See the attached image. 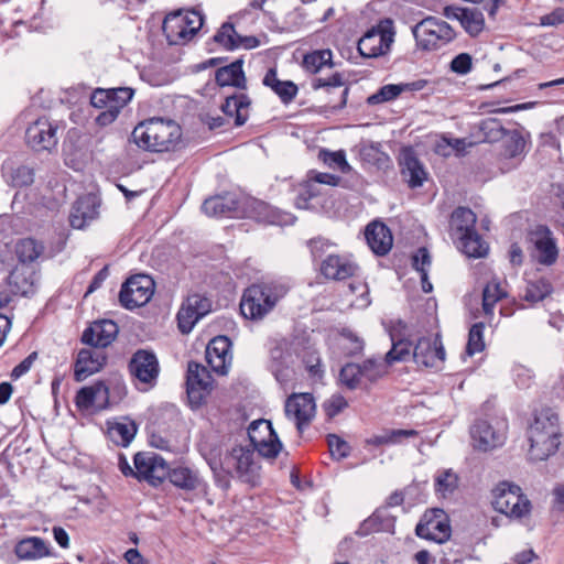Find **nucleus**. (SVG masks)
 <instances>
[{
	"label": "nucleus",
	"mask_w": 564,
	"mask_h": 564,
	"mask_svg": "<svg viewBox=\"0 0 564 564\" xmlns=\"http://www.w3.org/2000/svg\"><path fill=\"white\" fill-rule=\"evenodd\" d=\"M525 435L529 442V462H544L555 456L563 437L558 414L551 408L535 411Z\"/></svg>",
	"instance_id": "nucleus-1"
},
{
	"label": "nucleus",
	"mask_w": 564,
	"mask_h": 564,
	"mask_svg": "<svg viewBox=\"0 0 564 564\" xmlns=\"http://www.w3.org/2000/svg\"><path fill=\"white\" fill-rule=\"evenodd\" d=\"M181 137V127L174 120L156 117L140 122L132 131L137 145L151 152L175 150Z\"/></svg>",
	"instance_id": "nucleus-2"
},
{
	"label": "nucleus",
	"mask_w": 564,
	"mask_h": 564,
	"mask_svg": "<svg viewBox=\"0 0 564 564\" xmlns=\"http://www.w3.org/2000/svg\"><path fill=\"white\" fill-rule=\"evenodd\" d=\"M289 289L280 282H262L248 286L240 302L243 317L260 321L282 300Z\"/></svg>",
	"instance_id": "nucleus-3"
},
{
	"label": "nucleus",
	"mask_w": 564,
	"mask_h": 564,
	"mask_svg": "<svg viewBox=\"0 0 564 564\" xmlns=\"http://www.w3.org/2000/svg\"><path fill=\"white\" fill-rule=\"evenodd\" d=\"M133 95L134 89L130 87L96 88L90 95V105L101 111L96 116L95 122L99 127L111 124Z\"/></svg>",
	"instance_id": "nucleus-4"
},
{
	"label": "nucleus",
	"mask_w": 564,
	"mask_h": 564,
	"mask_svg": "<svg viewBox=\"0 0 564 564\" xmlns=\"http://www.w3.org/2000/svg\"><path fill=\"white\" fill-rule=\"evenodd\" d=\"M492 507L510 519H522L531 513L532 503L520 486L511 481L498 482L491 491Z\"/></svg>",
	"instance_id": "nucleus-5"
},
{
	"label": "nucleus",
	"mask_w": 564,
	"mask_h": 564,
	"mask_svg": "<svg viewBox=\"0 0 564 564\" xmlns=\"http://www.w3.org/2000/svg\"><path fill=\"white\" fill-rule=\"evenodd\" d=\"M254 451L245 446H235L220 463L221 470L236 476L242 482L256 487L260 484V466L254 462Z\"/></svg>",
	"instance_id": "nucleus-6"
},
{
	"label": "nucleus",
	"mask_w": 564,
	"mask_h": 564,
	"mask_svg": "<svg viewBox=\"0 0 564 564\" xmlns=\"http://www.w3.org/2000/svg\"><path fill=\"white\" fill-rule=\"evenodd\" d=\"M416 45L424 51H436L452 42L456 33L446 22L435 17H426L412 28Z\"/></svg>",
	"instance_id": "nucleus-7"
},
{
	"label": "nucleus",
	"mask_w": 564,
	"mask_h": 564,
	"mask_svg": "<svg viewBox=\"0 0 564 564\" xmlns=\"http://www.w3.org/2000/svg\"><path fill=\"white\" fill-rule=\"evenodd\" d=\"M128 371L138 382L135 386L139 390L154 388L160 376V362L155 352L144 348L135 350L128 362Z\"/></svg>",
	"instance_id": "nucleus-8"
},
{
	"label": "nucleus",
	"mask_w": 564,
	"mask_h": 564,
	"mask_svg": "<svg viewBox=\"0 0 564 564\" xmlns=\"http://www.w3.org/2000/svg\"><path fill=\"white\" fill-rule=\"evenodd\" d=\"M415 534L437 544L445 543L452 534L447 513L441 508L427 509L415 527Z\"/></svg>",
	"instance_id": "nucleus-9"
},
{
	"label": "nucleus",
	"mask_w": 564,
	"mask_h": 564,
	"mask_svg": "<svg viewBox=\"0 0 564 564\" xmlns=\"http://www.w3.org/2000/svg\"><path fill=\"white\" fill-rule=\"evenodd\" d=\"M154 281L147 274H137L129 278L119 292V302L127 310L148 304L154 294Z\"/></svg>",
	"instance_id": "nucleus-10"
},
{
	"label": "nucleus",
	"mask_w": 564,
	"mask_h": 564,
	"mask_svg": "<svg viewBox=\"0 0 564 564\" xmlns=\"http://www.w3.org/2000/svg\"><path fill=\"white\" fill-rule=\"evenodd\" d=\"M250 443L258 454L268 459H274L282 449V443L270 421L257 420L248 427Z\"/></svg>",
	"instance_id": "nucleus-11"
},
{
	"label": "nucleus",
	"mask_w": 564,
	"mask_h": 564,
	"mask_svg": "<svg viewBox=\"0 0 564 564\" xmlns=\"http://www.w3.org/2000/svg\"><path fill=\"white\" fill-rule=\"evenodd\" d=\"M213 386V377L208 369L196 361H189L186 373V392L193 408L203 404Z\"/></svg>",
	"instance_id": "nucleus-12"
},
{
	"label": "nucleus",
	"mask_w": 564,
	"mask_h": 564,
	"mask_svg": "<svg viewBox=\"0 0 564 564\" xmlns=\"http://www.w3.org/2000/svg\"><path fill=\"white\" fill-rule=\"evenodd\" d=\"M212 311V302L208 297L194 293L182 303L176 318L182 334H188L195 324Z\"/></svg>",
	"instance_id": "nucleus-13"
},
{
	"label": "nucleus",
	"mask_w": 564,
	"mask_h": 564,
	"mask_svg": "<svg viewBox=\"0 0 564 564\" xmlns=\"http://www.w3.org/2000/svg\"><path fill=\"white\" fill-rule=\"evenodd\" d=\"M392 28L371 29L358 41V52L362 57L373 58L387 54L394 41Z\"/></svg>",
	"instance_id": "nucleus-14"
},
{
	"label": "nucleus",
	"mask_w": 564,
	"mask_h": 564,
	"mask_svg": "<svg viewBox=\"0 0 564 564\" xmlns=\"http://www.w3.org/2000/svg\"><path fill=\"white\" fill-rule=\"evenodd\" d=\"M57 129L47 118H39L25 131L26 143L35 151H50L57 144Z\"/></svg>",
	"instance_id": "nucleus-15"
},
{
	"label": "nucleus",
	"mask_w": 564,
	"mask_h": 564,
	"mask_svg": "<svg viewBox=\"0 0 564 564\" xmlns=\"http://www.w3.org/2000/svg\"><path fill=\"white\" fill-rule=\"evenodd\" d=\"M108 361V355L104 349L89 346L78 351L74 364V379L77 382L99 372Z\"/></svg>",
	"instance_id": "nucleus-16"
},
{
	"label": "nucleus",
	"mask_w": 564,
	"mask_h": 564,
	"mask_svg": "<svg viewBox=\"0 0 564 564\" xmlns=\"http://www.w3.org/2000/svg\"><path fill=\"white\" fill-rule=\"evenodd\" d=\"M240 212V218H250L261 224L282 225L286 223V215L254 197H242Z\"/></svg>",
	"instance_id": "nucleus-17"
},
{
	"label": "nucleus",
	"mask_w": 564,
	"mask_h": 564,
	"mask_svg": "<svg viewBox=\"0 0 564 564\" xmlns=\"http://www.w3.org/2000/svg\"><path fill=\"white\" fill-rule=\"evenodd\" d=\"M529 238L535 248L538 262L546 267L553 265L558 258V248L550 228L538 225L529 232Z\"/></svg>",
	"instance_id": "nucleus-18"
},
{
	"label": "nucleus",
	"mask_w": 564,
	"mask_h": 564,
	"mask_svg": "<svg viewBox=\"0 0 564 564\" xmlns=\"http://www.w3.org/2000/svg\"><path fill=\"white\" fill-rule=\"evenodd\" d=\"M316 405L312 393H293L285 401V414L295 420L300 433L315 415Z\"/></svg>",
	"instance_id": "nucleus-19"
},
{
	"label": "nucleus",
	"mask_w": 564,
	"mask_h": 564,
	"mask_svg": "<svg viewBox=\"0 0 564 564\" xmlns=\"http://www.w3.org/2000/svg\"><path fill=\"white\" fill-rule=\"evenodd\" d=\"M241 198L235 193H224L204 200L202 210L207 216L240 218Z\"/></svg>",
	"instance_id": "nucleus-20"
},
{
	"label": "nucleus",
	"mask_w": 564,
	"mask_h": 564,
	"mask_svg": "<svg viewBox=\"0 0 564 564\" xmlns=\"http://www.w3.org/2000/svg\"><path fill=\"white\" fill-rule=\"evenodd\" d=\"M412 358L420 367L433 368L445 359V349L438 337H421L413 347Z\"/></svg>",
	"instance_id": "nucleus-21"
},
{
	"label": "nucleus",
	"mask_w": 564,
	"mask_h": 564,
	"mask_svg": "<svg viewBox=\"0 0 564 564\" xmlns=\"http://www.w3.org/2000/svg\"><path fill=\"white\" fill-rule=\"evenodd\" d=\"M400 172L410 188L421 187L427 180V172L411 147L403 148L399 159Z\"/></svg>",
	"instance_id": "nucleus-22"
},
{
	"label": "nucleus",
	"mask_w": 564,
	"mask_h": 564,
	"mask_svg": "<svg viewBox=\"0 0 564 564\" xmlns=\"http://www.w3.org/2000/svg\"><path fill=\"white\" fill-rule=\"evenodd\" d=\"M231 341L227 336H216L207 345L205 357L209 367L218 375H226L231 361Z\"/></svg>",
	"instance_id": "nucleus-23"
},
{
	"label": "nucleus",
	"mask_w": 564,
	"mask_h": 564,
	"mask_svg": "<svg viewBox=\"0 0 564 564\" xmlns=\"http://www.w3.org/2000/svg\"><path fill=\"white\" fill-rule=\"evenodd\" d=\"M358 270L350 257L345 254L329 253L321 261V274L328 280L341 281L356 274Z\"/></svg>",
	"instance_id": "nucleus-24"
},
{
	"label": "nucleus",
	"mask_w": 564,
	"mask_h": 564,
	"mask_svg": "<svg viewBox=\"0 0 564 564\" xmlns=\"http://www.w3.org/2000/svg\"><path fill=\"white\" fill-rule=\"evenodd\" d=\"M119 327L110 319L93 323L82 335V343L100 349H106L117 337Z\"/></svg>",
	"instance_id": "nucleus-25"
},
{
	"label": "nucleus",
	"mask_w": 564,
	"mask_h": 564,
	"mask_svg": "<svg viewBox=\"0 0 564 564\" xmlns=\"http://www.w3.org/2000/svg\"><path fill=\"white\" fill-rule=\"evenodd\" d=\"M39 280L35 265L17 264L9 274V284L14 293L25 297L35 294Z\"/></svg>",
	"instance_id": "nucleus-26"
},
{
	"label": "nucleus",
	"mask_w": 564,
	"mask_h": 564,
	"mask_svg": "<svg viewBox=\"0 0 564 564\" xmlns=\"http://www.w3.org/2000/svg\"><path fill=\"white\" fill-rule=\"evenodd\" d=\"M470 436L474 446L480 451H490L503 445L506 435L503 432L495 430L486 420H476L470 427Z\"/></svg>",
	"instance_id": "nucleus-27"
},
{
	"label": "nucleus",
	"mask_w": 564,
	"mask_h": 564,
	"mask_svg": "<svg viewBox=\"0 0 564 564\" xmlns=\"http://www.w3.org/2000/svg\"><path fill=\"white\" fill-rule=\"evenodd\" d=\"M99 200L95 194L79 196L73 204L69 223L73 228L83 229L91 220L97 218Z\"/></svg>",
	"instance_id": "nucleus-28"
},
{
	"label": "nucleus",
	"mask_w": 564,
	"mask_h": 564,
	"mask_svg": "<svg viewBox=\"0 0 564 564\" xmlns=\"http://www.w3.org/2000/svg\"><path fill=\"white\" fill-rule=\"evenodd\" d=\"M167 479L173 486L185 492H206L207 490V484L199 473L185 466L171 468Z\"/></svg>",
	"instance_id": "nucleus-29"
},
{
	"label": "nucleus",
	"mask_w": 564,
	"mask_h": 564,
	"mask_svg": "<svg viewBox=\"0 0 564 564\" xmlns=\"http://www.w3.org/2000/svg\"><path fill=\"white\" fill-rule=\"evenodd\" d=\"M368 246L377 256H386L392 248L393 237L390 228L379 220L371 221L365 230Z\"/></svg>",
	"instance_id": "nucleus-30"
},
{
	"label": "nucleus",
	"mask_w": 564,
	"mask_h": 564,
	"mask_svg": "<svg viewBox=\"0 0 564 564\" xmlns=\"http://www.w3.org/2000/svg\"><path fill=\"white\" fill-rule=\"evenodd\" d=\"M427 85V80L417 79L411 83L388 84L382 86L378 91L367 98V104L370 106L379 105L382 102L391 101L398 98L403 93L420 91Z\"/></svg>",
	"instance_id": "nucleus-31"
},
{
	"label": "nucleus",
	"mask_w": 564,
	"mask_h": 564,
	"mask_svg": "<svg viewBox=\"0 0 564 564\" xmlns=\"http://www.w3.org/2000/svg\"><path fill=\"white\" fill-rule=\"evenodd\" d=\"M243 59L237 58L229 65L219 67L215 73V82L220 87L247 88V78L242 69Z\"/></svg>",
	"instance_id": "nucleus-32"
},
{
	"label": "nucleus",
	"mask_w": 564,
	"mask_h": 564,
	"mask_svg": "<svg viewBox=\"0 0 564 564\" xmlns=\"http://www.w3.org/2000/svg\"><path fill=\"white\" fill-rule=\"evenodd\" d=\"M262 84L270 88L284 105L291 104L299 93V87L294 82L281 80L278 78V70L275 67H271L267 70L263 76Z\"/></svg>",
	"instance_id": "nucleus-33"
},
{
	"label": "nucleus",
	"mask_w": 564,
	"mask_h": 564,
	"mask_svg": "<svg viewBox=\"0 0 564 564\" xmlns=\"http://www.w3.org/2000/svg\"><path fill=\"white\" fill-rule=\"evenodd\" d=\"M250 106V97L243 93H239L226 97L220 109L227 117L235 119L236 127H241L249 118Z\"/></svg>",
	"instance_id": "nucleus-34"
},
{
	"label": "nucleus",
	"mask_w": 564,
	"mask_h": 564,
	"mask_svg": "<svg viewBox=\"0 0 564 564\" xmlns=\"http://www.w3.org/2000/svg\"><path fill=\"white\" fill-rule=\"evenodd\" d=\"M476 221L477 216L469 207L455 208L449 218V236L454 240L466 236L476 228Z\"/></svg>",
	"instance_id": "nucleus-35"
},
{
	"label": "nucleus",
	"mask_w": 564,
	"mask_h": 564,
	"mask_svg": "<svg viewBox=\"0 0 564 564\" xmlns=\"http://www.w3.org/2000/svg\"><path fill=\"white\" fill-rule=\"evenodd\" d=\"M109 389L102 381H97L91 386L80 388L75 397V404L79 410H89L100 400L108 402Z\"/></svg>",
	"instance_id": "nucleus-36"
},
{
	"label": "nucleus",
	"mask_w": 564,
	"mask_h": 564,
	"mask_svg": "<svg viewBox=\"0 0 564 564\" xmlns=\"http://www.w3.org/2000/svg\"><path fill=\"white\" fill-rule=\"evenodd\" d=\"M14 554L20 560H36L51 555V551L44 539L28 536L15 544Z\"/></svg>",
	"instance_id": "nucleus-37"
},
{
	"label": "nucleus",
	"mask_w": 564,
	"mask_h": 564,
	"mask_svg": "<svg viewBox=\"0 0 564 564\" xmlns=\"http://www.w3.org/2000/svg\"><path fill=\"white\" fill-rule=\"evenodd\" d=\"M44 251L45 246L42 241L31 237L19 239L14 245L17 264L34 265Z\"/></svg>",
	"instance_id": "nucleus-38"
},
{
	"label": "nucleus",
	"mask_w": 564,
	"mask_h": 564,
	"mask_svg": "<svg viewBox=\"0 0 564 564\" xmlns=\"http://www.w3.org/2000/svg\"><path fill=\"white\" fill-rule=\"evenodd\" d=\"M183 11L172 12L165 17L162 31L172 45L185 44L188 42Z\"/></svg>",
	"instance_id": "nucleus-39"
},
{
	"label": "nucleus",
	"mask_w": 564,
	"mask_h": 564,
	"mask_svg": "<svg viewBox=\"0 0 564 564\" xmlns=\"http://www.w3.org/2000/svg\"><path fill=\"white\" fill-rule=\"evenodd\" d=\"M393 525L394 518L387 513L386 508H378L360 523L356 534L367 536L373 532L390 531Z\"/></svg>",
	"instance_id": "nucleus-40"
},
{
	"label": "nucleus",
	"mask_w": 564,
	"mask_h": 564,
	"mask_svg": "<svg viewBox=\"0 0 564 564\" xmlns=\"http://www.w3.org/2000/svg\"><path fill=\"white\" fill-rule=\"evenodd\" d=\"M364 390L370 389L380 379L388 375V365L384 359L370 357L359 364Z\"/></svg>",
	"instance_id": "nucleus-41"
},
{
	"label": "nucleus",
	"mask_w": 564,
	"mask_h": 564,
	"mask_svg": "<svg viewBox=\"0 0 564 564\" xmlns=\"http://www.w3.org/2000/svg\"><path fill=\"white\" fill-rule=\"evenodd\" d=\"M456 240L458 248L469 258H482L488 252V245L481 239L476 228Z\"/></svg>",
	"instance_id": "nucleus-42"
},
{
	"label": "nucleus",
	"mask_w": 564,
	"mask_h": 564,
	"mask_svg": "<svg viewBox=\"0 0 564 564\" xmlns=\"http://www.w3.org/2000/svg\"><path fill=\"white\" fill-rule=\"evenodd\" d=\"M333 53L330 50H317L303 56L302 67L310 74H317L324 67H333Z\"/></svg>",
	"instance_id": "nucleus-43"
},
{
	"label": "nucleus",
	"mask_w": 564,
	"mask_h": 564,
	"mask_svg": "<svg viewBox=\"0 0 564 564\" xmlns=\"http://www.w3.org/2000/svg\"><path fill=\"white\" fill-rule=\"evenodd\" d=\"M137 431V425L132 421L116 422L108 427V436L116 445L126 447L134 438Z\"/></svg>",
	"instance_id": "nucleus-44"
},
{
	"label": "nucleus",
	"mask_w": 564,
	"mask_h": 564,
	"mask_svg": "<svg viewBox=\"0 0 564 564\" xmlns=\"http://www.w3.org/2000/svg\"><path fill=\"white\" fill-rule=\"evenodd\" d=\"M392 347L386 354L384 361L388 367L393 365L394 362H404L408 361L412 357L413 345L408 339H395L394 335L390 334Z\"/></svg>",
	"instance_id": "nucleus-45"
},
{
	"label": "nucleus",
	"mask_w": 564,
	"mask_h": 564,
	"mask_svg": "<svg viewBox=\"0 0 564 564\" xmlns=\"http://www.w3.org/2000/svg\"><path fill=\"white\" fill-rule=\"evenodd\" d=\"M460 25L471 36H478L485 29V18L479 9H464L460 13Z\"/></svg>",
	"instance_id": "nucleus-46"
},
{
	"label": "nucleus",
	"mask_w": 564,
	"mask_h": 564,
	"mask_svg": "<svg viewBox=\"0 0 564 564\" xmlns=\"http://www.w3.org/2000/svg\"><path fill=\"white\" fill-rule=\"evenodd\" d=\"M553 285L546 278L529 281L525 288L524 300L530 303H539L553 293Z\"/></svg>",
	"instance_id": "nucleus-47"
},
{
	"label": "nucleus",
	"mask_w": 564,
	"mask_h": 564,
	"mask_svg": "<svg viewBox=\"0 0 564 564\" xmlns=\"http://www.w3.org/2000/svg\"><path fill=\"white\" fill-rule=\"evenodd\" d=\"M338 379L348 390L364 389L360 367L357 362L345 364L339 371Z\"/></svg>",
	"instance_id": "nucleus-48"
},
{
	"label": "nucleus",
	"mask_w": 564,
	"mask_h": 564,
	"mask_svg": "<svg viewBox=\"0 0 564 564\" xmlns=\"http://www.w3.org/2000/svg\"><path fill=\"white\" fill-rule=\"evenodd\" d=\"M479 131L482 134L484 141L490 143L503 139L508 132L501 121L496 118H486L481 120L479 123Z\"/></svg>",
	"instance_id": "nucleus-49"
},
{
	"label": "nucleus",
	"mask_w": 564,
	"mask_h": 564,
	"mask_svg": "<svg viewBox=\"0 0 564 564\" xmlns=\"http://www.w3.org/2000/svg\"><path fill=\"white\" fill-rule=\"evenodd\" d=\"M417 434L415 430H390L382 435H375L367 440V443L375 446L398 444L401 443L403 438L415 437Z\"/></svg>",
	"instance_id": "nucleus-50"
},
{
	"label": "nucleus",
	"mask_w": 564,
	"mask_h": 564,
	"mask_svg": "<svg viewBox=\"0 0 564 564\" xmlns=\"http://www.w3.org/2000/svg\"><path fill=\"white\" fill-rule=\"evenodd\" d=\"M339 336L344 340L341 349L345 356L355 357L362 354L365 348V340L355 334L351 329L343 328L339 333Z\"/></svg>",
	"instance_id": "nucleus-51"
},
{
	"label": "nucleus",
	"mask_w": 564,
	"mask_h": 564,
	"mask_svg": "<svg viewBox=\"0 0 564 564\" xmlns=\"http://www.w3.org/2000/svg\"><path fill=\"white\" fill-rule=\"evenodd\" d=\"M507 293L500 286V283L491 281L486 284L482 291V310L485 314H491L498 301L503 299Z\"/></svg>",
	"instance_id": "nucleus-52"
},
{
	"label": "nucleus",
	"mask_w": 564,
	"mask_h": 564,
	"mask_svg": "<svg viewBox=\"0 0 564 564\" xmlns=\"http://www.w3.org/2000/svg\"><path fill=\"white\" fill-rule=\"evenodd\" d=\"M236 36L235 25L231 22H224L213 36V40L226 51H235L238 48Z\"/></svg>",
	"instance_id": "nucleus-53"
},
{
	"label": "nucleus",
	"mask_w": 564,
	"mask_h": 564,
	"mask_svg": "<svg viewBox=\"0 0 564 564\" xmlns=\"http://www.w3.org/2000/svg\"><path fill=\"white\" fill-rule=\"evenodd\" d=\"M457 487L458 476L452 469L444 470L435 477V490L443 497L452 495Z\"/></svg>",
	"instance_id": "nucleus-54"
},
{
	"label": "nucleus",
	"mask_w": 564,
	"mask_h": 564,
	"mask_svg": "<svg viewBox=\"0 0 564 564\" xmlns=\"http://www.w3.org/2000/svg\"><path fill=\"white\" fill-rule=\"evenodd\" d=\"M484 329L485 324L482 322L475 323L470 327L468 333V341L466 345V354L468 356H474L475 354L485 349Z\"/></svg>",
	"instance_id": "nucleus-55"
},
{
	"label": "nucleus",
	"mask_w": 564,
	"mask_h": 564,
	"mask_svg": "<svg viewBox=\"0 0 564 564\" xmlns=\"http://www.w3.org/2000/svg\"><path fill=\"white\" fill-rule=\"evenodd\" d=\"M506 137L503 154L508 158H516L522 154L525 148V140L521 132L518 130L508 131Z\"/></svg>",
	"instance_id": "nucleus-56"
},
{
	"label": "nucleus",
	"mask_w": 564,
	"mask_h": 564,
	"mask_svg": "<svg viewBox=\"0 0 564 564\" xmlns=\"http://www.w3.org/2000/svg\"><path fill=\"white\" fill-rule=\"evenodd\" d=\"M318 159L329 167H338L344 173L350 170V165L346 160L345 152L341 150L329 151L322 149L318 153Z\"/></svg>",
	"instance_id": "nucleus-57"
},
{
	"label": "nucleus",
	"mask_w": 564,
	"mask_h": 564,
	"mask_svg": "<svg viewBox=\"0 0 564 564\" xmlns=\"http://www.w3.org/2000/svg\"><path fill=\"white\" fill-rule=\"evenodd\" d=\"M156 454L153 453H137L133 457L135 478L139 480H145L147 475L151 474L153 463L156 459Z\"/></svg>",
	"instance_id": "nucleus-58"
},
{
	"label": "nucleus",
	"mask_w": 564,
	"mask_h": 564,
	"mask_svg": "<svg viewBox=\"0 0 564 564\" xmlns=\"http://www.w3.org/2000/svg\"><path fill=\"white\" fill-rule=\"evenodd\" d=\"M11 184L14 187H28L34 183L35 171L29 165H19L11 172Z\"/></svg>",
	"instance_id": "nucleus-59"
},
{
	"label": "nucleus",
	"mask_w": 564,
	"mask_h": 564,
	"mask_svg": "<svg viewBox=\"0 0 564 564\" xmlns=\"http://www.w3.org/2000/svg\"><path fill=\"white\" fill-rule=\"evenodd\" d=\"M171 467L160 456H156V459L153 463V468H151V474L147 475V481L156 487L161 485L169 477Z\"/></svg>",
	"instance_id": "nucleus-60"
},
{
	"label": "nucleus",
	"mask_w": 564,
	"mask_h": 564,
	"mask_svg": "<svg viewBox=\"0 0 564 564\" xmlns=\"http://www.w3.org/2000/svg\"><path fill=\"white\" fill-rule=\"evenodd\" d=\"M327 444L329 452L337 460L344 459L350 455L349 444L336 434H328Z\"/></svg>",
	"instance_id": "nucleus-61"
},
{
	"label": "nucleus",
	"mask_w": 564,
	"mask_h": 564,
	"mask_svg": "<svg viewBox=\"0 0 564 564\" xmlns=\"http://www.w3.org/2000/svg\"><path fill=\"white\" fill-rule=\"evenodd\" d=\"M348 408V401L340 393L330 395L323 403V409L328 419H333Z\"/></svg>",
	"instance_id": "nucleus-62"
},
{
	"label": "nucleus",
	"mask_w": 564,
	"mask_h": 564,
	"mask_svg": "<svg viewBox=\"0 0 564 564\" xmlns=\"http://www.w3.org/2000/svg\"><path fill=\"white\" fill-rule=\"evenodd\" d=\"M188 41L200 30L204 23V15L196 10L183 11Z\"/></svg>",
	"instance_id": "nucleus-63"
},
{
	"label": "nucleus",
	"mask_w": 564,
	"mask_h": 564,
	"mask_svg": "<svg viewBox=\"0 0 564 564\" xmlns=\"http://www.w3.org/2000/svg\"><path fill=\"white\" fill-rule=\"evenodd\" d=\"M471 66L473 58L468 53H460L451 62V70L459 75L468 74L471 70Z\"/></svg>",
	"instance_id": "nucleus-64"
}]
</instances>
